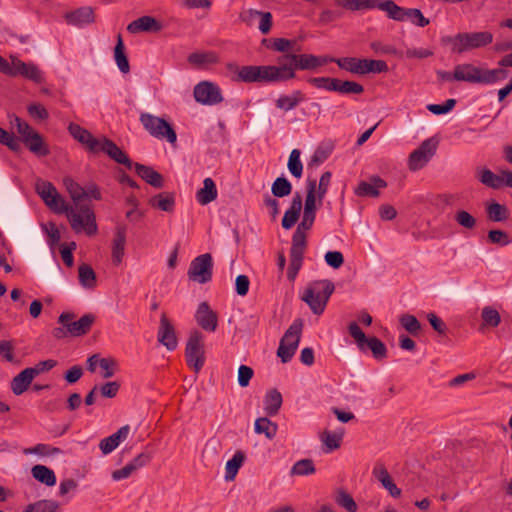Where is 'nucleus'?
<instances>
[{"label":"nucleus","instance_id":"15","mask_svg":"<svg viewBox=\"0 0 512 512\" xmlns=\"http://www.w3.org/2000/svg\"><path fill=\"white\" fill-rule=\"evenodd\" d=\"M318 198L316 197V180H307V194L304 202L303 215L301 220V227L312 228L315 218L316 211L318 209Z\"/></svg>","mask_w":512,"mask_h":512},{"label":"nucleus","instance_id":"64","mask_svg":"<svg viewBox=\"0 0 512 512\" xmlns=\"http://www.w3.org/2000/svg\"><path fill=\"white\" fill-rule=\"evenodd\" d=\"M296 41L289 40L286 38H274L272 39L271 48L275 51L282 52L288 54L289 51H296L295 49Z\"/></svg>","mask_w":512,"mask_h":512},{"label":"nucleus","instance_id":"18","mask_svg":"<svg viewBox=\"0 0 512 512\" xmlns=\"http://www.w3.org/2000/svg\"><path fill=\"white\" fill-rule=\"evenodd\" d=\"M99 152L107 154L115 162L125 165L128 169L133 167V162L128 157V155L108 138H101V141L97 147V153Z\"/></svg>","mask_w":512,"mask_h":512},{"label":"nucleus","instance_id":"35","mask_svg":"<svg viewBox=\"0 0 512 512\" xmlns=\"http://www.w3.org/2000/svg\"><path fill=\"white\" fill-rule=\"evenodd\" d=\"M23 143L25 146L37 156H47L50 151L44 143L42 136L36 131L29 137H25Z\"/></svg>","mask_w":512,"mask_h":512},{"label":"nucleus","instance_id":"58","mask_svg":"<svg viewBox=\"0 0 512 512\" xmlns=\"http://www.w3.org/2000/svg\"><path fill=\"white\" fill-rule=\"evenodd\" d=\"M25 454H37L41 456H52L61 453V449L47 444L39 443L34 447L24 450Z\"/></svg>","mask_w":512,"mask_h":512},{"label":"nucleus","instance_id":"59","mask_svg":"<svg viewBox=\"0 0 512 512\" xmlns=\"http://www.w3.org/2000/svg\"><path fill=\"white\" fill-rule=\"evenodd\" d=\"M395 4L393 0H365V9L378 8L385 11L388 17L391 18L393 13L392 7H395Z\"/></svg>","mask_w":512,"mask_h":512},{"label":"nucleus","instance_id":"56","mask_svg":"<svg viewBox=\"0 0 512 512\" xmlns=\"http://www.w3.org/2000/svg\"><path fill=\"white\" fill-rule=\"evenodd\" d=\"M332 174L330 171H325L320 179L319 183H316V197L318 198V204L321 205L323 202V199L328 192V188L331 182Z\"/></svg>","mask_w":512,"mask_h":512},{"label":"nucleus","instance_id":"23","mask_svg":"<svg viewBox=\"0 0 512 512\" xmlns=\"http://www.w3.org/2000/svg\"><path fill=\"white\" fill-rule=\"evenodd\" d=\"M373 476L382 484L389 494L398 498L401 496V489L397 487L389 472L382 463H377L372 471Z\"/></svg>","mask_w":512,"mask_h":512},{"label":"nucleus","instance_id":"38","mask_svg":"<svg viewBox=\"0 0 512 512\" xmlns=\"http://www.w3.org/2000/svg\"><path fill=\"white\" fill-rule=\"evenodd\" d=\"M150 205L164 212H172L175 207V198L172 193L161 192L150 199Z\"/></svg>","mask_w":512,"mask_h":512},{"label":"nucleus","instance_id":"57","mask_svg":"<svg viewBox=\"0 0 512 512\" xmlns=\"http://www.w3.org/2000/svg\"><path fill=\"white\" fill-rule=\"evenodd\" d=\"M399 321L403 328L412 335H417L421 330V324L414 315L404 314Z\"/></svg>","mask_w":512,"mask_h":512},{"label":"nucleus","instance_id":"55","mask_svg":"<svg viewBox=\"0 0 512 512\" xmlns=\"http://www.w3.org/2000/svg\"><path fill=\"white\" fill-rule=\"evenodd\" d=\"M454 219L458 225L468 230L474 229L477 224L476 218L465 210L456 211Z\"/></svg>","mask_w":512,"mask_h":512},{"label":"nucleus","instance_id":"26","mask_svg":"<svg viewBox=\"0 0 512 512\" xmlns=\"http://www.w3.org/2000/svg\"><path fill=\"white\" fill-rule=\"evenodd\" d=\"M162 25L152 16H142L128 24L127 30L132 34L139 32H158Z\"/></svg>","mask_w":512,"mask_h":512},{"label":"nucleus","instance_id":"37","mask_svg":"<svg viewBox=\"0 0 512 512\" xmlns=\"http://www.w3.org/2000/svg\"><path fill=\"white\" fill-rule=\"evenodd\" d=\"M282 405V395L276 390H269L264 397V410L267 415L274 416Z\"/></svg>","mask_w":512,"mask_h":512},{"label":"nucleus","instance_id":"53","mask_svg":"<svg viewBox=\"0 0 512 512\" xmlns=\"http://www.w3.org/2000/svg\"><path fill=\"white\" fill-rule=\"evenodd\" d=\"M216 56L212 52H194L188 56V62L197 67L215 63Z\"/></svg>","mask_w":512,"mask_h":512},{"label":"nucleus","instance_id":"27","mask_svg":"<svg viewBox=\"0 0 512 512\" xmlns=\"http://www.w3.org/2000/svg\"><path fill=\"white\" fill-rule=\"evenodd\" d=\"M302 197L296 192L292 198L289 209L284 213L282 218V227L286 230L292 228L297 222L302 209Z\"/></svg>","mask_w":512,"mask_h":512},{"label":"nucleus","instance_id":"6","mask_svg":"<svg viewBox=\"0 0 512 512\" xmlns=\"http://www.w3.org/2000/svg\"><path fill=\"white\" fill-rule=\"evenodd\" d=\"M139 120L144 129L154 138L159 140H166L174 144L177 140V135L172 127L165 119L154 116L150 113L143 112L140 114Z\"/></svg>","mask_w":512,"mask_h":512},{"label":"nucleus","instance_id":"33","mask_svg":"<svg viewBox=\"0 0 512 512\" xmlns=\"http://www.w3.org/2000/svg\"><path fill=\"white\" fill-rule=\"evenodd\" d=\"M34 378L33 372L28 368L22 370L11 380V390L13 394L16 396L23 394L28 389Z\"/></svg>","mask_w":512,"mask_h":512},{"label":"nucleus","instance_id":"51","mask_svg":"<svg viewBox=\"0 0 512 512\" xmlns=\"http://www.w3.org/2000/svg\"><path fill=\"white\" fill-rule=\"evenodd\" d=\"M335 502L348 512H356L358 506L353 497L344 489H338L335 494Z\"/></svg>","mask_w":512,"mask_h":512},{"label":"nucleus","instance_id":"25","mask_svg":"<svg viewBox=\"0 0 512 512\" xmlns=\"http://www.w3.org/2000/svg\"><path fill=\"white\" fill-rule=\"evenodd\" d=\"M64 18L67 24L73 26H83L95 21L94 11L89 6H84L74 11L67 12L64 15Z\"/></svg>","mask_w":512,"mask_h":512},{"label":"nucleus","instance_id":"43","mask_svg":"<svg viewBox=\"0 0 512 512\" xmlns=\"http://www.w3.org/2000/svg\"><path fill=\"white\" fill-rule=\"evenodd\" d=\"M63 182L67 192L79 209L82 205L80 202L85 199V188L69 177L65 178Z\"/></svg>","mask_w":512,"mask_h":512},{"label":"nucleus","instance_id":"62","mask_svg":"<svg viewBox=\"0 0 512 512\" xmlns=\"http://www.w3.org/2000/svg\"><path fill=\"white\" fill-rule=\"evenodd\" d=\"M487 240L489 243L499 246H506L511 243L509 235L505 231L498 229L490 230L487 234Z\"/></svg>","mask_w":512,"mask_h":512},{"label":"nucleus","instance_id":"46","mask_svg":"<svg viewBox=\"0 0 512 512\" xmlns=\"http://www.w3.org/2000/svg\"><path fill=\"white\" fill-rule=\"evenodd\" d=\"M59 503L54 500H39L26 506L23 512H57Z\"/></svg>","mask_w":512,"mask_h":512},{"label":"nucleus","instance_id":"5","mask_svg":"<svg viewBox=\"0 0 512 512\" xmlns=\"http://www.w3.org/2000/svg\"><path fill=\"white\" fill-rule=\"evenodd\" d=\"M334 289L335 286L330 280L315 281L304 290L301 299L309 306L314 314L321 315Z\"/></svg>","mask_w":512,"mask_h":512},{"label":"nucleus","instance_id":"8","mask_svg":"<svg viewBox=\"0 0 512 512\" xmlns=\"http://www.w3.org/2000/svg\"><path fill=\"white\" fill-rule=\"evenodd\" d=\"M349 334L357 343L361 351L371 350L376 359H383L387 355L385 344L377 337L367 338L356 322H351L348 326Z\"/></svg>","mask_w":512,"mask_h":512},{"label":"nucleus","instance_id":"50","mask_svg":"<svg viewBox=\"0 0 512 512\" xmlns=\"http://www.w3.org/2000/svg\"><path fill=\"white\" fill-rule=\"evenodd\" d=\"M316 471L315 465L311 459H301L294 463L290 470L292 476H307L314 474Z\"/></svg>","mask_w":512,"mask_h":512},{"label":"nucleus","instance_id":"40","mask_svg":"<svg viewBox=\"0 0 512 512\" xmlns=\"http://www.w3.org/2000/svg\"><path fill=\"white\" fill-rule=\"evenodd\" d=\"M331 62L338 65L339 68L354 74L363 75L364 59L354 57L334 58Z\"/></svg>","mask_w":512,"mask_h":512},{"label":"nucleus","instance_id":"28","mask_svg":"<svg viewBox=\"0 0 512 512\" xmlns=\"http://www.w3.org/2000/svg\"><path fill=\"white\" fill-rule=\"evenodd\" d=\"M126 244V228L118 226L112 243V262L119 265L122 262Z\"/></svg>","mask_w":512,"mask_h":512},{"label":"nucleus","instance_id":"54","mask_svg":"<svg viewBox=\"0 0 512 512\" xmlns=\"http://www.w3.org/2000/svg\"><path fill=\"white\" fill-rule=\"evenodd\" d=\"M481 318L483 325H487L493 328L497 327L501 323L499 312L491 306L483 307L481 311Z\"/></svg>","mask_w":512,"mask_h":512},{"label":"nucleus","instance_id":"20","mask_svg":"<svg viewBox=\"0 0 512 512\" xmlns=\"http://www.w3.org/2000/svg\"><path fill=\"white\" fill-rule=\"evenodd\" d=\"M195 319L198 325L210 332H214L218 326L217 314L210 308L207 302H201L197 308Z\"/></svg>","mask_w":512,"mask_h":512},{"label":"nucleus","instance_id":"42","mask_svg":"<svg viewBox=\"0 0 512 512\" xmlns=\"http://www.w3.org/2000/svg\"><path fill=\"white\" fill-rule=\"evenodd\" d=\"M254 430L257 434H264L266 438L271 440L276 436L278 426L268 418L260 417L255 421Z\"/></svg>","mask_w":512,"mask_h":512},{"label":"nucleus","instance_id":"39","mask_svg":"<svg viewBox=\"0 0 512 512\" xmlns=\"http://www.w3.org/2000/svg\"><path fill=\"white\" fill-rule=\"evenodd\" d=\"M33 478L46 486H54L56 484V476L52 469L44 465H35L31 469Z\"/></svg>","mask_w":512,"mask_h":512},{"label":"nucleus","instance_id":"60","mask_svg":"<svg viewBox=\"0 0 512 512\" xmlns=\"http://www.w3.org/2000/svg\"><path fill=\"white\" fill-rule=\"evenodd\" d=\"M363 75L388 71V65L383 60L364 59Z\"/></svg>","mask_w":512,"mask_h":512},{"label":"nucleus","instance_id":"4","mask_svg":"<svg viewBox=\"0 0 512 512\" xmlns=\"http://www.w3.org/2000/svg\"><path fill=\"white\" fill-rule=\"evenodd\" d=\"M440 41L442 45L450 46L451 53L463 54L488 46L493 42V34L489 31L461 32L454 36H443Z\"/></svg>","mask_w":512,"mask_h":512},{"label":"nucleus","instance_id":"16","mask_svg":"<svg viewBox=\"0 0 512 512\" xmlns=\"http://www.w3.org/2000/svg\"><path fill=\"white\" fill-rule=\"evenodd\" d=\"M10 59L13 60V74L12 77L22 76L35 83H42L44 76L41 70L34 63H26L18 57L11 55Z\"/></svg>","mask_w":512,"mask_h":512},{"label":"nucleus","instance_id":"9","mask_svg":"<svg viewBox=\"0 0 512 512\" xmlns=\"http://www.w3.org/2000/svg\"><path fill=\"white\" fill-rule=\"evenodd\" d=\"M284 58L283 66H290L293 69V73L297 69L300 70H315L328 62L334 60L333 57L329 56H316L313 54H297L288 53L281 56Z\"/></svg>","mask_w":512,"mask_h":512},{"label":"nucleus","instance_id":"44","mask_svg":"<svg viewBox=\"0 0 512 512\" xmlns=\"http://www.w3.org/2000/svg\"><path fill=\"white\" fill-rule=\"evenodd\" d=\"M78 277L81 286L85 289H93L96 286V274L88 264H82L78 268Z\"/></svg>","mask_w":512,"mask_h":512},{"label":"nucleus","instance_id":"29","mask_svg":"<svg viewBox=\"0 0 512 512\" xmlns=\"http://www.w3.org/2000/svg\"><path fill=\"white\" fill-rule=\"evenodd\" d=\"M139 177L155 188H162L164 185L163 176L152 167L143 164H133Z\"/></svg>","mask_w":512,"mask_h":512},{"label":"nucleus","instance_id":"12","mask_svg":"<svg viewBox=\"0 0 512 512\" xmlns=\"http://www.w3.org/2000/svg\"><path fill=\"white\" fill-rule=\"evenodd\" d=\"M74 319V313L63 312L58 317V322L64 327H67L69 336L79 337L87 334L91 330V327L94 324L96 317L91 313H87L77 321H75Z\"/></svg>","mask_w":512,"mask_h":512},{"label":"nucleus","instance_id":"36","mask_svg":"<svg viewBox=\"0 0 512 512\" xmlns=\"http://www.w3.org/2000/svg\"><path fill=\"white\" fill-rule=\"evenodd\" d=\"M343 431H335L331 432L328 430L323 431L320 434V440L324 445V451L326 453H330L336 449H338L341 445L343 439Z\"/></svg>","mask_w":512,"mask_h":512},{"label":"nucleus","instance_id":"21","mask_svg":"<svg viewBox=\"0 0 512 512\" xmlns=\"http://www.w3.org/2000/svg\"><path fill=\"white\" fill-rule=\"evenodd\" d=\"M68 130L73 138L84 145L89 152L97 153V147L101 139L95 138L88 130L75 123H70Z\"/></svg>","mask_w":512,"mask_h":512},{"label":"nucleus","instance_id":"63","mask_svg":"<svg viewBox=\"0 0 512 512\" xmlns=\"http://www.w3.org/2000/svg\"><path fill=\"white\" fill-rule=\"evenodd\" d=\"M364 88L361 84L354 81H338L336 92L341 94H361Z\"/></svg>","mask_w":512,"mask_h":512},{"label":"nucleus","instance_id":"24","mask_svg":"<svg viewBox=\"0 0 512 512\" xmlns=\"http://www.w3.org/2000/svg\"><path fill=\"white\" fill-rule=\"evenodd\" d=\"M387 182L379 176H372L370 182L361 181L355 188L354 193L358 197H378L379 188H385Z\"/></svg>","mask_w":512,"mask_h":512},{"label":"nucleus","instance_id":"14","mask_svg":"<svg viewBox=\"0 0 512 512\" xmlns=\"http://www.w3.org/2000/svg\"><path fill=\"white\" fill-rule=\"evenodd\" d=\"M193 95L196 102L213 106L223 101L221 89L218 85L210 81H201L198 83L193 90Z\"/></svg>","mask_w":512,"mask_h":512},{"label":"nucleus","instance_id":"30","mask_svg":"<svg viewBox=\"0 0 512 512\" xmlns=\"http://www.w3.org/2000/svg\"><path fill=\"white\" fill-rule=\"evenodd\" d=\"M305 100V95L300 90H294L289 95H280L275 100V106L284 111L289 112L293 109H295L301 102Z\"/></svg>","mask_w":512,"mask_h":512},{"label":"nucleus","instance_id":"10","mask_svg":"<svg viewBox=\"0 0 512 512\" xmlns=\"http://www.w3.org/2000/svg\"><path fill=\"white\" fill-rule=\"evenodd\" d=\"M188 279L198 284H206L212 280L213 259L211 254L205 253L195 257L187 271Z\"/></svg>","mask_w":512,"mask_h":512},{"label":"nucleus","instance_id":"49","mask_svg":"<svg viewBox=\"0 0 512 512\" xmlns=\"http://www.w3.org/2000/svg\"><path fill=\"white\" fill-rule=\"evenodd\" d=\"M271 192L275 197L282 198L288 196L292 192V184L290 181L281 176L275 179L271 186Z\"/></svg>","mask_w":512,"mask_h":512},{"label":"nucleus","instance_id":"47","mask_svg":"<svg viewBox=\"0 0 512 512\" xmlns=\"http://www.w3.org/2000/svg\"><path fill=\"white\" fill-rule=\"evenodd\" d=\"M245 460V455L241 451H237L233 457L228 460L226 463V474L225 479L226 480H233L239 470V468L242 466L243 462Z\"/></svg>","mask_w":512,"mask_h":512},{"label":"nucleus","instance_id":"2","mask_svg":"<svg viewBox=\"0 0 512 512\" xmlns=\"http://www.w3.org/2000/svg\"><path fill=\"white\" fill-rule=\"evenodd\" d=\"M284 58L277 59L278 65H247L238 69V79L245 83H280L296 77L290 66H283Z\"/></svg>","mask_w":512,"mask_h":512},{"label":"nucleus","instance_id":"31","mask_svg":"<svg viewBox=\"0 0 512 512\" xmlns=\"http://www.w3.org/2000/svg\"><path fill=\"white\" fill-rule=\"evenodd\" d=\"M485 212L489 221L505 222L510 216L509 209L496 201H488L485 203Z\"/></svg>","mask_w":512,"mask_h":512},{"label":"nucleus","instance_id":"3","mask_svg":"<svg viewBox=\"0 0 512 512\" xmlns=\"http://www.w3.org/2000/svg\"><path fill=\"white\" fill-rule=\"evenodd\" d=\"M508 77V71L502 68L485 69L472 63L455 66V81L470 84L491 85Z\"/></svg>","mask_w":512,"mask_h":512},{"label":"nucleus","instance_id":"52","mask_svg":"<svg viewBox=\"0 0 512 512\" xmlns=\"http://www.w3.org/2000/svg\"><path fill=\"white\" fill-rule=\"evenodd\" d=\"M307 81L318 89L336 92L339 79L332 77H311Z\"/></svg>","mask_w":512,"mask_h":512},{"label":"nucleus","instance_id":"45","mask_svg":"<svg viewBox=\"0 0 512 512\" xmlns=\"http://www.w3.org/2000/svg\"><path fill=\"white\" fill-rule=\"evenodd\" d=\"M114 58L119 70L122 73H128L130 70L129 61L125 54V48L121 36H118L117 44L114 48Z\"/></svg>","mask_w":512,"mask_h":512},{"label":"nucleus","instance_id":"34","mask_svg":"<svg viewBox=\"0 0 512 512\" xmlns=\"http://www.w3.org/2000/svg\"><path fill=\"white\" fill-rule=\"evenodd\" d=\"M310 229L311 228L301 227V223L298 224V226L292 236V245H291V249H290V255L303 257L305 249H306V243H307L305 231H308Z\"/></svg>","mask_w":512,"mask_h":512},{"label":"nucleus","instance_id":"13","mask_svg":"<svg viewBox=\"0 0 512 512\" xmlns=\"http://www.w3.org/2000/svg\"><path fill=\"white\" fill-rule=\"evenodd\" d=\"M436 149L437 141L432 138L424 140L417 149L410 153L408 158L409 170L415 172L425 167L435 155Z\"/></svg>","mask_w":512,"mask_h":512},{"label":"nucleus","instance_id":"1","mask_svg":"<svg viewBox=\"0 0 512 512\" xmlns=\"http://www.w3.org/2000/svg\"><path fill=\"white\" fill-rule=\"evenodd\" d=\"M35 190L52 211L66 214L71 228L76 233L85 231L88 235H94L97 232L95 214L89 205H81L79 211H75L73 207L66 204L51 182L42 179L36 181Z\"/></svg>","mask_w":512,"mask_h":512},{"label":"nucleus","instance_id":"11","mask_svg":"<svg viewBox=\"0 0 512 512\" xmlns=\"http://www.w3.org/2000/svg\"><path fill=\"white\" fill-rule=\"evenodd\" d=\"M203 335L199 331H193L186 343V362L195 373H198L205 363Z\"/></svg>","mask_w":512,"mask_h":512},{"label":"nucleus","instance_id":"17","mask_svg":"<svg viewBox=\"0 0 512 512\" xmlns=\"http://www.w3.org/2000/svg\"><path fill=\"white\" fill-rule=\"evenodd\" d=\"M391 19L395 21H410L418 27H425L429 25L430 21L424 17L423 13L417 8H403L395 4Z\"/></svg>","mask_w":512,"mask_h":512},{"label":"nucleus","instance_id":"48","mask_svg":"<svg viewBox=\"0 0 512 512\" xmlns=\"http://www.w3.org/2000/svg\"><path fill=\"white\" fill-rule=\"evenodd\" d=\"M301 152L298 149H293L288 159V170L292 176L299 179L303 174V164L300 159Z\"/></svg>","mask_w":512,"mask_h":512},{"label":"nucleus","instance_id":"22","mask_svg":"<svg viewBox=\"0 0 512 512\" xmlns=\"http://www.w3.org/2000/svg\"><path fill=\"white\" fill-rule=\"evenodd\" d=\"M130 432L129 425L120 427L115 433L102 439L99 443V448L104 455L113 452L122 441L126 440Z\"/></svg>","mask_w":512,"mask_h":512},{"label":"nucleus","instance_id":"19","mask_svg":"<svg viewBox=\"0 0 512 512\" xmlns=\"http://www.w3.org/2000/svg\"><path fill=\"white\" fill-rule=\"evenodd\" d=\"M157 339L158 342L165 346L169 351H173L177 348L178 340L175 328L165 314L161 315Z\"/></svg>","mask_w":512,"mask_h":512},{"label":"nucleus","instance_id":"61","mask_svg":"<svg viewBox=\"0 0 512 512\" xmlns=\"http://www.w3.org/2000/svg\"><path fill=\"white\" fill-rule=\"evenodd\" d=\"M99 366L102 369L101 376L104 379L113 377L118 370V363L114 358H101Z\"/></svg>","mask_w":512,"mask_h":512},{"label":"nucleus","instance_id":"7","mask_svg":"<svg viewBox=\"0 0 512 512\" xmlns=\"http://www.w3.org/2000/svg\"><path fill=\"white\" fill-rule=\"evenodd\" d=\"M302 328V320L295 319L284 333L277 350V356L281 358L283 363L289 362L294 356L299 345Z\"/></svg>","mask_w":512,"mask_h":512},{"label":"nucleus","instance_id":"32","mask_svg":"<svg viewBox=\"0 0 512 512\" xmlns=\"http://www.w3.org/2000/svg\"><path fill=\"white\" fill-rule=\"evenodd\" d=\"M218 196V191L214 180L207 177L203 181V187L196 193V199L199 204L207 205L214 201Z\"/></svg>","mask_w":512,"mask_h":512},{"label":"nucleus","instance_id":"41","mask_svg":"<svg viewBox=\"0 0 512 512\" xmlns=\"http://www.w3.org/2000/svg\"><path fill=\"white\" fill-rule=\"evenodd\" d=\"M477 178L483 185L492 189H499L503 185V178L488 168L478 170Z\"/></svg>","mask_w":512,"mask_h":512}]
</instances>
